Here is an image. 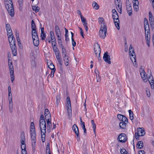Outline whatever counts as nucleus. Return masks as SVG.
I'll return each instance as SVG.
<instances>
[{
	"label": "nucleus",
	"instance_id": "f257e3e1",
	"mask_svg": "<svg viewBox=\"0 0 154 154\" xmlns=\"http://www.w3.org/2000/svg\"><path fill=\"white\" fill-rule=\"evenodd\" d=\"M40 128L41 131V139L42 142L45 141L46 130V123L45 121L39 122Z\"/></svg>",
	"mask_w": 154,
	"mask_h": 154
},
{
	"label": "nucleus",
	"instance_id": "f03ea898",
	"mask_svg": "<svg viewBox=\"0 0 154 154\" xmlns=\"http://www.w3.org/2000/svg\"><path fill=\"white\" fill-rule=\"evenodd\" d=\"M101 25L99 31V35L100 37L102 39H104L106 36V34L107 32V28L106 25Z\"/></svg>",
	"mask_w": 154,
	"mask_h": 154
},
{
	"label": "nucleus",
	"instance_id": "7ed1b4c3",
	"mask_svg": "<svg viewBox=\"0 0 154 154\" xmlns=\"http://www.w3.org/2000/svg\"><path fill=\"white\" fill-rule=\"evenodd\" d=\"M10 59H8V65L9 67L10 76L12 82H13L14 79V69L13 66L12 65V63Z\"/></svg>",
	"mask_w": 154,
	"mask_h": 154
},
{
	"label": "nucleus",
	"instance_id": "20e7f679",
	"mask_svg": "<svg viewBox=\"0 0 154 154\" xmlns=\"http://www.w3.org/2000/svg\"><path fill=\"white\" fill-rule=\"evenodd\" d=\"M112 17L114 20L115 26L117 29L119 30L120 29L119 20V15L117 13H113L112 14Z\"/></svg>",
	"mask_w": 154,
	"mask_h": 154
},
{
	"label": "nucleus",
	"instance_id": "39448f33",
	"mask_svg": "<svg viewBox=\"0 0 154 154\" xmlns=\"http://www.w3.org/2000/svg\"><path fill=\"white\" fill-rule=\"evenodd\" d=\"M145 134V132L142 128H137V132L135 134V138L137 140H139V136H142Z\"/></svg>",
	"mask_w": 154,
	"mask_h": 154
},
{
	"label": "nucleus",
	"instance_id": "423d86ee",
	"mask_svg": "<svg viewBox=\"0 0 154 154\" xmlns=\"http://www.w3.org/2000/svg\"><path fill=\"white\" fill-rule=\"evenodd\" d=\"M67 110L68 115L69 117L71 115L72 109L71 106V103L70 98L69 97H67Z\"/></svg>",
	"mask_w": 154,
	"mask_h": 154
},
{
	"label": "nucleus",
	"instance_id": "0eeeda50",
	"mask_svg": "<svg viewBox=\"0 0 154 154\" xmlns=\"http://www.w3.org/2000/svg\"><path fill=\"white\" fill-rule=\"evenodd\" d=\"M6 5H5V8L7 9L9 14L11 16L13 17L14 14V10L13 5L11 6L10 5L8 4L7 3H6Z\"/></svg>",
	"mask_w": 154,
	"mask_h": 154
},
{
	"label": "nucleus",
	"instance_id": "6e6552de",
	"mask_svg": "<svg viewBox=\"0 0 154 154\" xmlns=\"http://www.w3.org/2000/svg\"><path fill=\"white\" fill-rule=\"evenodd\" d=\"M118 140L119 142H125L127 140L126 134L124 133L119 134L118 138Z\"/></svg>",
	"mask_w": 154,
	"mask_h": 154
},
{
	"label": "nucleus",
	"instance_id": "1a4fd4ad",
	"mask_svg": "<svg viewBox=\"0 0 154 154\" xmlns=\"http://www.w3.org/2000/svg\"><path fill=\"white\" fill-rule=\"evenodd\" d=\"M103 58L105 62L109 64H111L110 56L108 55V52L107 51L104 53Z\"/></svg>",
	"mask_w": 154,
	"mask_h": 154
},
{
	"label": "nucleus",
	"instance_id": "9d476101",
	"mask_svg": "<svg viewBox=\"0 0 154 154\" xmlns=\"http://www.w3.org/2000/svg\"><path fill=\"white\" fill-rule=\"evenodd\" d=\"M126 6L127 11L129 16H130L132 14V7L129 1H127L126 2Z\"/></svg>",
	"mask_w": 154,
	"mask_h": 154
},
{
	"label": "nucleus",
	"instance_id": "9b49d317",
	"mask_svg": "<svg viewBox=\"0 0 154 154\" xmlns=\"http://www.w3.org/2000/svg\"><path fill=\"white\" fill-rule=\"evenodd\" d=\"M118 118L121 122H128V119L127 117L121 114H118L117 116Z\"/></svg>",
	"mask_w": 154,
	"mask_h": 154
},
{
	"label": "nucleus",
	"instance_id": "f8f14e48",
	"mask_svg": "<svg viewBox=\"0 0 154 154\" xmlns=\"http://www.w3.org/2000/svg\"><path fill=\"white\" fill-rule=\"evenodd\" d=\"M149 18L150 24L151 27L153 28L154 27V19L153 17L152 13L149 12Z\"/></svg>",
	"mask_w": 154,
	"mask_h": 154
},
{
	"label": "nucleus",
	"instance_id": "ddd939ff",
	"mask_svg": "<svg viewBox=\"0 0 154 154\" xmlns=\"http://www.w3.org/2000/svg\"><path fill=\"white\" fill-rule=\"evenodd\" d=\"M144 28L145 31L148 30V32H149V28L148 22L146 18H144Z\"/></svg>",
	"mask_w": 154,
	"mask_h": 154
},
{
	"label": "nucleus",
	"instance_id": "4468645a",
	"mask_svg": "<svg viewBox=\"0 0 154 154\" xmlns=\"http://www.w3.org/2000/svg\"><path fill=\"white\" fill-rule=\"evenodd\" d=\"M30 133L31 141L33 142V141H36L35 131H30Z\"/></svg>",
	"mask_w": 154,
	"mask_h": 154
},
{
	"label": "nucleus",
	"instance_id": "2eb2a0df",
	"mask_svg": "<svg viewBox=\"0 0 154 154\" xmlns=\"http://www.w3.org/2000/svg\"><path fill=\"white\" fill-rule=\"evenodd\" d=\"M11 49L12 51V54L14 56H16L17 55V48L16 45H11L10 46Z\"/></svg>",
	"mask_w": 154,
	"mask_h": 154
},
{
	"label": "nucleus",
	"instance_id": "dca6fc26",
	"mask_svg": "<svg viewBox=\"0 0 154 154\" xmlns=\"http://www.w3.org/2000/svg\"><path fill=\"white\" fill-rule=\"evenodd\" d=\"M94 52L96 53V51H97L98 53H100L101 49L100 45L98 43H96L94 45Z\"/></svg>",
	"mask_w": 154,
	"mask_h": 154
},
{
	"label": "nucleus",
	"instance_id": "f3484780",
	"mask_svg": "<svg viewBox=\"0 0 154 154\" xmlns=\"http://www.w3.org/2000/svg\"><path fill=\"white\" fill-rule=\"evenodd\" d=\"M9 42L10 45V46L11 45H16L15 44V40L14 38V36H13V37L11 38H8Z\"/></svg>",
	"mask_w": 154,
	"mask_h": 154
},
{
	"label": "nucleus",
	"instance_id": "a211bd4d",
	"mask_svg": "<svg viewBox=\"0 0 154 154\" xmlns=\"http://www.w3.org/2000/svg\"><path fill=\"white\" fill-rule=\"evenodd\" d=\"M151 76H152V79H151V81L149 80V84L150 85L151 87V88L152 89H154V82H153L154 81H153V76H152V75L151 73H150V75L149 76V77L148 78L150 79V77H151Z\"/></svg>",
	"mask_w": 154,
	"mask_h": 154
},
{
	"label": "nucleus",
	"instance_id": "6ab92c4d",
	"mask_svg": "<svg viewBox=\"0 0 154 154\" xmlns=\"http://www.w3.org/2000/svg\"><path fill=\"white\" fill-rule=\"evenodd\" d=\"M128 122L125 121L121 122L119 124L120 127L122 129H125L126 128V125L127 124Z\"/></svg>",
	"mask_w": 154,
	"mask_h": 154
},
{
	"label": "nucleus",
	"instance_id": "aec40b11",
	"mask_svg": "<svg viewBox=\"0 0 154 154\" xmlns=\"http://www.w3.org/2000/svg\"><path fill=\"white\" fill-rule=\"evenodd\" d=\"M41 37L42 40H44L46 38V35L44 32V27H42L41 28Z\"/></svg>",
	"mask_w": 154,
	"mask_h": 154
},
{
	"label": "nucleus",
	"instance_id": "412c9836",
	"mask_svg": "<svg viewBox=\"0 0 154 154\" xmlns=\"http://www.w3.org/2000/svg\"><path fill=\"white\" fill-rule=\"evenodd\" d=\"M59 65L62 66V61L61 59V57L60 54L56 56Z\"/></svg>",
	"mask_w": 154,
	"mask_h": 154
},
{
	"label": "nucleus",
	"instance_id": "4be33fe9",
	"mask_svg": "<svg viewBox=\"0 0 154 154\" xmlns=\"http://www.w3.org/2000/svg\"><path fill=\"white\" fill-rule=\"evenodd\" d=\"M33 43L35 46H37L39 44V40L38 38H33Z\"/></svg>",
	"mask_w": 154,
	"mask_h": 154
},
{
	"label": "nucleus",
	"instance_id": "5701e85b",
	"mask_svg": "<svg viewBox=\"0 0 154 154\" xmlns=\"http://www.w3.org/2000/svg\"><path fill=\"white\" fill-rule=\"evenodd\" d=\"M72 129L76 134H77L78 132H79L78 127L77 125L75 124L73 125Z\"/></svg>",
	"mask_w": 154,
	"mask_h": 154
},
{
	"label": "nucleus",
	"instance_id": "b1692460",
	"mask_svg": "<svg viewBox=\"0 0 154 154\" xmlns=\"http://www.w3.org/2000/svg\"><path fill=\"white\" fill-rule=\"evenodd\" d=\"M137 148L142 149L143 147V142L142 141H139L137 144Z\"/></svg>",
	"mask_w": 154,
	"mask_h": 154
},
{
	"label": "nucleus",
	"instance_id": "393cba45",
	"mask_svg": "<svg viewBox=\"0 0 154 154\" xmlns=\"http://www.w3.org/2000/svg\"><path fill=\"white\" fill-rule=\"evenodd\" d=\"M9 109L10 112L11 113L12 112L13 109V103L11 98L9 99Z\"/></svg>",
	"mask_w": 154,
	"mask_h": 154
},
{
	"label": "nucleus",
	"instance_id": "a878e982",
	"mask_svg": "<svg viewBox=\"0 0 154 154\" xmlns=\"http://www.w3.org/2000/svg\"><path fill=\"white\" fill-rule=\"evenodd\" d=\"M47 129L48 131L50 132V131L51 128L52 127V123L51 121H48L47 122Z\"/></svg>",
	"mask_w": 154,
	"mask_h": 154
},
{
	"label": "nucleus",
	"instance_id": "bb28decb",
	"mask_svg": "<svg viewBox=\"0 0 154 154\" xmlns=\"http://www.w3.org/2000/svg\"><path fill=\"white\" fill-rule=\"evenodd\" d=\"M31 28L32 29V31L36 30V26L35 23L33 20H32L31 21Z\"/></svg>",
	"mask_w": 154,
	"mask_h": 154
},
{
	"label": "nucleus",
	"instance_id": "cd10ccee",
	"mask_svg": "<svg viewBox=\"0 0 154 154\" xmlns=\"http://www.w3.org/2000/svg\"><path fill=\"white\" fill-rule=\"evenodd\" d=\"M32 39L33 38H38L37 32L36 30L32 31Z\"/></svg>",
	"mask_w": 154,
	"mask_h": 154
},
{
	"label": "nucleus",
	"instance_id": "c85d7f7f",
	"mask_svg": "<svg viewBox=\"0 0 154 154\" xmlns=\"http://www.w3.org/2000/svg\"><path fill=\"white\" fill-rule=\"evenodd\" d=\"M130 56H131V57H130L131 59V60L133 62L134 64H136V58L135 54H132Z\"/></svg>",
	"mask_w": 154,
	"mask_h": 154
},
{
	"label": "nucleus",
	"instance_id": "c756f323",
	"mask_svg": "<svg viewBox=\"0 0 154 154\" xmlns=\"http://www.w3.org/2000/svg\"><path fill=\"white\" fill-rule=\"evenodd\" d=\"M128 112L130 116L129 118L130 120H132L134 119V113H133V112L131 109L128 110Z\"/></svg>",
	"mask_w": 154,
	"mask_h": 154
},
{
	"label": "nucleus",
	"instance_id": "7c9ffc66",
	"mask_svg": "<svg viewBox=\"0 0 154 154\" xmlns=\"http://www.w3.org/2000/svg\"><path fill=\"white\" fill-rule=\"evenodd\" d=\"M98 20L99 24H102V25H103V23H104V25H106L104 23V20L103 17L99 18Z\"/></svg>",
	"mask_w": 154,
	"mask_h": 154
},
{
	"label": "nucleus",
	"instance_id": "2f4dec72",
	"mask_svg": "<svg viewBox=\"0 0 154 154\" xmlns=\"http://www.w3.org/2000/svg\"><path fill=\"white\" fill-rule=\"evenodd\" d=\"M92 6L93 8L96 10L98 9L99 7V5L95 2H93Z\"/></svg>",
	"mask_w": 154,
	"mask_h": 154
},
{
	"label": "nucleus",
	"instance_id": "473e14b6",
	"mask_svg": "<svg viewBox=\"0 0 154 154\" xmlns=\"http://www.w3.org/2000/svg\"><path fill=\"white\" fill-rule=\"evenodd\" d=\"M55 32L56 34H59L61 33L60 28L58 25H56L55 28Z\"/></svg>",
	"mask_w": 154,
	"mask_h": 154
},
{
	"label": "nucleus",
	"instance_id": "72a5a7b5",
	"mask_svg": "<svg viewBox=\"0 0 154 154\" xmlns=\"http://www.w3.org/2000/svg\"><path fill=\"white\" fill-rule=\"evenodd\" d=\"M63 59L64 61L65 65L66 66H68L69 64V60L68 59V57H66V58H63Z\"/></svg>",
	"mask_w": 154,
	"mask_h": 154
},
{
	"label": "nucleus",
	"instance_id": "f704fd0d",
	"mask_svg": "<svg viewBox=\"0 0 154 154\" xmlns=\"http://www.w3.org/2000/svg\"><path fill=\"white\" fill-rule=\"evenodd\" d=\"M143 72H142L140 73V75H141V77L142 79H143V80H144V82H146L147 81L146 79V73H144V71H143Z\"/></svg>",
	"mask_w": 154,
	"mask_h": 154
},
{
	"label": "nucleus",
	"instance_id": "c9c22d12",
	"mask_svg": "<svg viewBox=\"0 0 154 154\" xmlns=\"http://www.w3.org/2000/svg\"><path fill=\"white\" fill-rule=\"evenodd\" d=\"M32 8L33 11H35L36 13L38 12L39 10V8L36 6H33L32 7Z\"/></svg>",
	"mask_w": 154,
	"mask_h": 154
},
{
	"label": "nucleus",
	"instance_id": "e433bc0d",
	"mask_svg": "<svg viewBox=\"0 0 154 154\" xmlns=\"http://www.w3.org/2000/svg\"><path fill=\"white\" fill-rule=\"evenodd\" d=\"M6 2L9 5H11V6L13 5L11 0H5V5H6Z\"/></svg>",
	"mask_w": 154,
	"mask_h": 154
},
{
	"label": "nucleus",
	"instance_id": "4c0bfd02",
	"mask_svg": "<svg viewBox=\"0 0 154 154\" xmlns=\"http://www.w3.org/2000/svg\"><path fill=\"white\" fill-rule=\"evenodd\" d=\"M25 139L24 135H21V143L22 145H24L25 144Z\"/></svg>",
	"mask_w": 154,
	"mask_h": 154
},
{
	"label": "nucleus",
	"instance_id": "58836bf2",
	"mask_svg": "<svg viewBox=\"0 0 154 154\" xmlns=\"http://www.w3.org/2000/svg\"><path fill=\"white\" fill-rule=\"evenodd\" d=\"M45 116V119L47 121H51V114H49L48 115H46Z\"/></svg>",
	"mask_w": 154,
	"mask_h": 154
},
{
	"label": "nucleus",
	"instance_id": "ea45409f",
	"mask_svg": "<svg viewBox=\"0 0 154 154\" xmlns=\"http://www.w3.org/2000/svg\"><path fill=\"white\" fill-rule=\"evenodd\" d=\"M116 5L117 8V7L119 8V9L120 10V13L121 14L122 11V6L121 3L120 4V2H118V4H116Z\"/></svg>",
	"mask_w": 154,
	"mask_h": 154
},
{
	"label": "nucleus",
	"instance_id": "a19ab883",
	"mask_svg": "<svg viewBox=\"0 0 154 154\" xmlns=\"http://www.w3.org/2000/svg\"><path fill=\"white\" fill-rule=\"evenodd\" d=\"M145 37L146 40H150V34H147L146 31H145Z\"/></svg>",
	"mask_w": 154,
	"mask_h": 154
},
{
	"label": "nucleus",
	"instance_id": "79ce46f5",
	"mask_svg": "<svg viewBox=\"0 0 154 154\" xmlns=\"http://www.w3.org/2000/svg\"><path fill=\"white\" fill-rule=\"evenodd\" d=\"M120 152L122 154H128L125 149H121L120 150Z\"/></svg>",
	"mask_w": 154,
	"mask_h": 154
},
{
	"label": "nucleus",
	"instance_id": "37998d69",
	"mask_svg": "<svg viewBox=\"0 0 154 154\" xmlns=\"http://www.w3.org/2000/svg\"><path fill=\"white\" fill-rule=\"evenodd\" d=\"M35 131V127L34 125V123L33 122H32L30 124V131Z\"/></svg>",
	"mask_w": 154,
	"mask_h": 154
},
{
	"label": "nucleus",
	"instance_id": "c03bdc74",
	"mask_svg": "<svg viewBox=\"0 0 154 154\" xmlns=\"http://www.w3.org/2000/svg\"><path fill=\"white\" fill-rule=\"evenodd\" d=\"M49 68L51 69L50 76L52 78L54 76V73L55 71V69H54V68H51V67H49Z\"/></svg>",
	"mask_w": 154,
	"mask_h": 154
},
{
	"label": "nucleus",
	"instance_id": "a18cd8bd",
	"mask_svg": "<svg viewBox=\"0 0 154 154\" xmlns=\"http://www.w3.org/2000/svg\"><path fill=\"white\" fill-rule=\"evenodd\" d=\"M50 37L51 38V39H53L54 38H55L54 35V32L53 31H51L50 32Z\"/></svg>",
	"mask_w": 154,
	"mask_h": 154
},
{
	"label": "nucleus",
	"instance_id": "49530a36",
	"mask_svg": "<svg viewBox=\"0 0 154 154\" xmlns=\"http://www.w3.org/2000/svg\"><path fill=\"white\" fill-rule=\"evenodd\" d=\"M91 123L92 125V128L93 129H96V125L94 123V121L93 120H92L91 121Z\"/></svg>",
	"mask_w": 154,
	"mask_h": 154
},
{
	"label": "nucleus",
	"instance_id": "de8ad7c7",
	"mask_svg": "<svg viewBox=\"0 0 154 154\" xmlns=\"http://www.w3.org/2000/svg\"><path fill=\"white\" fill-rule=\"evenodd\" d=\"M60 95H58L56 97V102L57 103V104H58V103L60 102Z\"/></svg>",
	"mask_w": 154,
	"mask_h": 154
},
{
	"label": "nucleus",
	"instance_id": "09e8293b",
	"mask_svg": "<svg viewBox=\"0 0 154 154\" xmlns=\"http://www.w3.org/2000/svg\"><path fill=\"white\" fill-rule=\"evenodd\" d=\"M6 29L7 32H8V30H9V29H11L9 24H6Z\"/></svg>",
	"mask_w": 154,
	"mask_h": 154
},
{
	"label": "nucleus",
	"instance_id": "8fccbe9b",
	"mask_svg": "<svg viewBox=\"0 0 154 154\" xmlns=\"http://www.w3.org/2000/svg\"><path fill=\"white\" fill-rule=\"evenodd\" d=\"M67 53L66 49L64 48L63 46L62 47V55Z\"/></svg>",
	"mask_w": 154,
	"mask_h": 154
},
{
	"label": "nucleus",
	"instance_id": "3c124183",
	"mask_svg": "<svg viewBox=\"0 0 154 154\" xmlns=\"http://www.w3.org/2000/svg\"><path fill=\"white\" fill-rule=\"evenodd\" d=\"M83 25L85 28V29L86 31H88V23L87 22L83 23Z\"/></svg>",
	"mask_w": 154,
	"mask_h": 154
},
{
	"label": "nucleus",
	"instance_id": "603ef678",
	"mask_svg": "<svg viewBox=\"0 0 154 154\" xmlns=\"http://www.w3.org/2000/svg\"><path fill=\"white\" fill-rule=\"evenodd\" d=\"M133 2V6L138 5L139 2L137 0H134Z\"/></svg>",
	"mask_w": 154,
	"mask_h": 154
},
{
	"label": "nucleus",
	"instance_id": "864d4df0",
	"mask_svg": "<svg viewBox=\"0 0 154 154\" xmlns=\"http://www.w3.org/2000/svg\"><path fill=\"white\" fill-rule=\"evenodd\" d=\"M45 119H44V116L42 114L40 117V120H39V122H41V121H45Z\"/></svg>",
	"mask_w": 154,
	"mask_h": 154
},
{
	"label": "nucleus",
	"instance_id": "5fc2aeb1",
	"mask_svg": "<svg viewBox=\"0 0 154 154\" xmlns=\"http://www.w3.org/2000/svg\"><path fill=\"white\" fill-rule=\"evenodd\" d=\"M81 19L82 21V22L83 23L87 22L86 19L83 16L81 15Z\"/></svg>",
	"mask_w": 154,
	"mask_h": 154
},
{
	"label": "nucleus",
	"instance_id": "6e6d98bb",
	"mask_svg": "<svg viewBox=\"0 0 154 154\" xmlns=\"http://www.w3.org/2000/svg\"><path fill=\"white\" fill-rule=\"evenodd\" d=\"M36 141H33V142H32V148L33 149H35V147L36 146Z\"/></svg>",
	"mask_w": 154,
	"mask_h": 154
},
{
	"label": "nucleus",
	"instance_id": "4d7b16f0",
	"mask_svg": "<svg viewBox=\"0 0 154 154\" xmlns=\"http://www.w3.org/2000/svg\"><path fill=\"white\" fill-rule=\"evenodd\" d=\"M131 50H132V52L134 54V50L132 48V47L131 46V45H130L129 47V52L131 53Z\"/></svg>",
	"mask_w": 154,
	"mask_h": 154
},
{
	"label": "nucleus",
	"instance_id": "13d9d810",
	"mask_svg": "<svg viewBox=\"0 0 154 154\" xmlns=\"http://www.w3.org/2000/svg\"><path fill=\"white\" fill-rule=\"evenodd\" d=\"M49 114H51L50 113L49 110L48 109H46L45 111V116L46 115H48Z\"/></svg>",
	"mask_w": 154,
	"mask_h": 154
},
{
	"label": "nucleus",
	"instance_id": "bf43d9fd",
	"mask_svg": "<svg viewBox=\"0 0 154 154\" xmlns=\"http://www.w3.org/2000/svg\"><path fill=\"white\" fill-rule=\"evenodd\" d=\"M133 7L135 11L137 12L138 11L139 9V7L138 5L133 6Z\"/></svg>",
	"mask_w": 154,
	"mask_h": 154
},
{
	"label": "nucleus",
	"instance_id": "052dcab7",
	"mask_svg": "<svg viewBox=\"0 0 154 154\" xmlns=\"http://www.w3.org/2000/svg\"><path fill=\"white\" fill-rule=\"evenodd\" d=\"M32 68L34 69L35 67V62L34 61H32L31 63Z\"/></svg>",
	"mask_w": 154,
	"mask_h": 154
},
{
	"label": "nucleus",
	"instance_id": "680f3d73",
	"mask_svg": "<svg viewBox=\"0 0 154 154\" xmlns=\"http://www.w3.org/2000/svg\"><path fill=\"white\" fill-rule=\"evenodd\" d=\"M79 28L80 29V33L81 34V35L83 37H84V36H83V35H84L83 32V31L82 29V28H80V27H79Z\"/></svg>",
	"mask_w": 154,
	"mask_h": 154
},
{
	"label": "nucleus",
	"instance_id": "e2e57ef3",
	"mask_svg": "<svg viewBox=\"0 0 154 154\" xmlns=\"http://www.w3.org/2000/svg\"><path fill=\"white\" fill-rule=\"evenodd\" d=\"M82 128L84 130V134L85 135L86 134V129L85 128V126H84L83 127H82Z\"/></svg>",
	"mask_w": 154,
	"mask_h": 154
},
{
	"label": "nucleus",
	"instance_id": "0e129e2a",
	"mask_svg": "<svg viewBox=\"0 0 154 154\" xmlns=\"http://www.w3.org/2000/svg\"><path fill=\"white\" fill-rule=\"evenodd\" d=\"M146 92L147 96H148V97H149L150 96L149 91L148 90H146Z\"/></svg>",
	"mask_w": 154,
	"mask_h": 154
},
{
	"label": "nucleus",
	"instance_id": "69168bd1",
	"mask_svg": "<svg viewBox=\"0 0 154 154\" xmlns=\"http://www.w3.org/2000/svg\"><path fill=\"white\" fill-rule=\"evenodd\" d=\"M51 42H52V43H53L54 44H57V43L56 42V39L55 38H54L53 39H51Z\"/></svg>",
	"mask_w": 154,
	"mask_h": 154
},
{
	"label": "nucleus",
	"instance_id": "338daca9",
	"mask_svg": "<svg viewBox=\"0 0 154 154\" xmlns=\"http://www.w3.org/2000/svg\"><path fill=\"white\" fill-rule=\"evenodd\" d=\"M22 154H27V152L26 149H22Z\"/></svg>",
	"mask_w": 154,
	"mask_h": 154
},
{
	"label": "nucleus",
	"instance_id": "774afa93",
	"mask_svg": "<svg viewBox=\"0 0 154 154\" xmlns=\"http://www.w3.org/2000/svg\"><path fill=\"white\" fill-rule=\"evenodd\" d=\"M145 152L144 150H140L139 151L138 154H144Z\"/></svg>",
	"mask_w": 154,
	"mask_h": 154
}]
</instances>
